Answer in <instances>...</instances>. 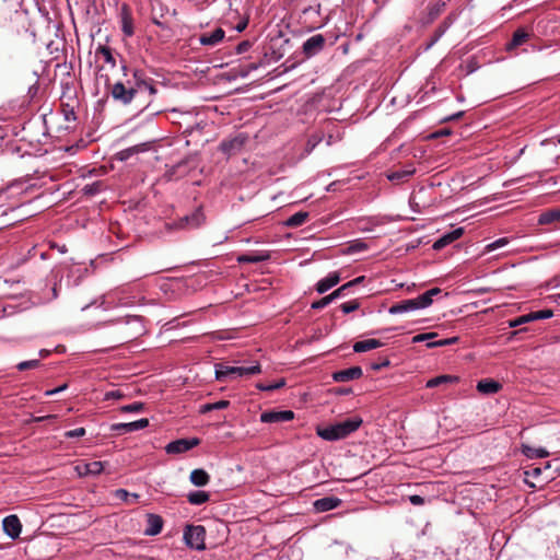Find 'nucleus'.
Returning a JSON list of instances; mask_svg holds the SVG:
<instances>
[{"label":"nucleus","instance_id":"nucleus-1","mask_svg":"<svg viewBox=\"0 0 560 560\" xmlns=\"http://www.w3.org/2000/svg\"><path fill=\"white\" fill-rule=\"evenodd\" d=\"M361 424L362 419L360 417H352L326 427H317L316 433L323 440L338 441L349 436L357 431Z\"/></svg>","mask_w":560,"mask_h":560},{"label":"nucleus","instance_id":"nucleus-2","mask_svg":"<svg viewBox=\"0 0 560 560\" xmlns=\"http://www.w3.org/2000/svg\"><path fill=\"white\" fill-rule=\"evenodd\" d=\"M112 323H124L125 326L120 331L119 343H126L137 339L144 334V325L141 316L129 315L125 318L112 320Z\"/></svg>","mask_w":560,"mask_h":560},{"label":"nucleus","instance_id":"nucleus-3","mask_svg":"<svg viewBox=\"0 0 560 560\" xmlns=\"http://www.w3.org/2000/svg\"><path fill=\"white\" fill-rule=\"evenodd\" d=\"M138 94V86L136 80H126V82L118 81L110 88V95L122 105H129Z\"/></svg>","mask_w":560,"mask_h":560},{"label":"nucleus","instance_id":"nucleus-4","mask_svg":"<svg viewBox=\"0 0 560 560\" xmlns=\"http://www.w3.org/2000/svg\"><path fill=\"white\" fill-rule=\"evenodd\" d=\"M206 529L202 525H188L184 530V539L188 547L205 550Z\"/></svg>","mask_w":560,"mask_h":560},{"label":"nucleus","instance_id":"nucleus-5","mask_svg":"<svg viewBox=\"0 0 560 560\" xmlns=\"http://www.w3.org/2000/svg\"><path fill=\"white\" fill-rule=\"evenodd\" d=\"M326 38L323 34H315L307 38L302 46L303 54L306 58H311L319 54L325 47Z\"/></svg>","mask_w":560,"mask_h":560},{"label":"nucleus","instance_id":"nucleus-6","mask_svg":"<svg viewBox=\"0 0 560 560\" xmlns=\"http://www.w3.org/2000/svg\"><path fill=\"white\" fill-rule=\"evenodd\" d=\"M200 440L197 438L192 439H178L175 441L170 442L165 446V452L167 454H182L185 453L195 446L199 445Z\"/></svg>","mask_w":560,"mask_h":560},{"label":"nucleus","instance_id":"nucleus-7","mask_svg":"<svg viewBox=\"0 0 560 560\" xmlns=\"http://www.w3.org/2000/svg\"><path fill=\"white\" fill-rule=\"evenodd\" d=\"M248 137L245 133H238L233 138L223 140L220 143V150L228 155L235 154L241 151Z\"/></svg>","mask_w":560,"mask_h":560},{"label":"nucleus","instance_id":"nucleus-8","mask_svg":"<svg viewBox=\"0 0 560 560\" xmlns=\"http://www.w3.org/2000/svg\"><path fill=\"white\" fill-rule=\"evenodd\" d=\"M294 419V412L291 410H270L260 415V421L264 423L288 422Z\"/></svg>","mask_w":560,"mask_h":560},{"label":"nucleus","instance_id":"nucleus-9","mask_svg":"<svg viewBox=\"0 0 560 560\" xmlns=\"http://www.w3.org/2000/svg\"><path fill=\"white\" fill-rule=\"evenodd\" d=\"M132 78L137 82L138 93L142 91H147L149 95L156 94L158 90L154 85V81L145 75V73L140 69H135L132 71Z\"/></svg>","mask_w":560,"mask_h":560},{"label":"nucleus","instance_id":"nucleus-10","mask_svg":"<svg viewBox=\"0 0 560 560\" xmlns=\"http://www.w3.org/2000/svg\"><path fill=\"white\" fill-rule=\"evenodd\" d=\"M205 220L203 213L200 209L194 211L189 215H185L182 219L178 220V222L175 223L177 229H196L199 228Z\"/></svg>","mask_w":560,"mask_h":560},{"label":"nucleus","instance_id":"nucleus-11","mask_svg":"<svg viewBox=\"0 0 560 560\" xmlns=\"http://www.w3.org/2000/svg\"><path fill=\"white\" fill-rule=\"evenodd\" d=\"M149 425V420L147 418L139 419L137 421L128 422V423H114L112 424V431L118 432L120 434L142 430Z\"/></svg>","mask_w":560,"mask_h":560},{"label":"nucleus","instance_id":"nucleus-12","mask_svg":"<svg viewBox=\"0 0 560 560\" xmlns=\"http://www.w3.org/2000/svg\"><path fill=\"white\" fill-rule=\"evenodd\" d=\"M2 527L4 533L12 539L20 536L22 530V524L16 515H9L3 518Z\"/></svg>","mask_w":560,"mask_h":560},{"label":"nucleus","instance_id":"nucleus-13","mask_svg":"<svg viewBox=\"0 0 560 560\" xmlns=\"http://www.w3.org/2000/svg\"><path fill=\"white\" fill-rule=\"evenodd\" d=\"M421 308L422 307L420 306L418 298H416V299H410V300H404V301L393 304L389 307L388 313L392 315H397V314L408 313V312H412V311L421 310Z\"/></svg>","mask_w":560,"mask_h":560},{"label":"nucleus","instance_id":"nucleus-14","mask_svg":"<svg viewBox=\"0 0 560 560\" xmlns=\"http://www.w3.org/2000/svg\"><path fill=\"white\" fill-rule=\"evenodd\" d=\"M363 372L360 366H351L346 370L336 371L332 373V380L338 383L350 382L358 380L362 376Z\"/></svg>","mask_w":560,"mask_h":560},{"label":"nucleus","instance_id":"nucleus-15","mask_svg":"<svg viewBox=\"0 0 560 560\" xmlns=\"http://www.w3.org/2000/svg\"><path fill=\"white\" fill-rule=\"evenodd\" d=\"M463 234H464V229L463 228L454 229L453 231L447 232V233L443 234L440 238H438L433 243L432 248L434 250H441L445 246H447L451 243H453L456 240H458Z\"/></svg>","mask_w":560,"mask_h":560},{"label":"nucleus","instance_id":"nucleus-16","mask_svg":"<svg viewBox=\"0 0 560 560\" xmlns=\"http://www.w3.org/2000/svg\"><path fill=\"white\" fill-rule=\"evenodd\" d=\"M225 32L221 27H218L211 33H205L200 35L199 43L202 46H217L223 40Z\"/></svg>","mask_w":560,"mask_h":560},{"label":"nucleus","instance_id":"nucleus-17","mask_svg":"<svg viewBox=\"0 0 560 560\" xmlns=\"http://www.w3.org/2000/svg\"><path fill=\"white\" fill-rule=\"evenodd\" d=\"M341 504V500L336 497H325L314 502V509L317 512H327L338 508Z\"/></svg>","mask_w":560,"mask_h":560},{"label":"nucleus","instance_id":"nucleus-18","mask_svg":"<svg viewBox=\"0 0 560 560\" xmlns=\"http://www.w3.org/2000/svg\"><path fill=\"white\" fill-rule=\"evenodd\" d=\"M340 277L338 272H330L325 278L320 279L316 284V291L319 294L327 292L329 289L338 284Z\"/></svg>","mask_w":560,"mask_h":560},{"label":"nucleus","instance_id":"nucleus-19","mask_svg":"<svg viewBox=\"0 0 560 560\" xmlns=\"http://www.w3.org/2000/svg\"><path fill=\"white\" fill-rule=\"evenodd\" d=\"M148 526L144 529L145 535L155 536L161 533L163 520L156 514H148Z\"/></svg>","mask_w":560,"mask_h":560},{"label":"nucleus","instance_id":"nucleus-20","mask_svg":"<svg viewBox=\"0 0 560 560\" xmlns=\"http://www.w3.org/2000/svg\"><path fill=\"white\" fill-rule=\"evenodd\" d=\"M502 388V385L493 380L486 378L481 380L477 384V390L481 394L491 395L498 393Z\"/></svg>","mask_w":560,"mask_h":560},{"label":"nucleus","instance_id":"nucleus-21","mask_svg":"<svg viewBox=\"0 0 560 560\" xmlns=\"http://www.w3.org/2000/svg\"><path fill=\"white\" fill-rule=\"evenodd\" d=\"M444 8H445L444 1H438L434 3H430L427 8L428 14L422 20L423 24L432 23L444 11Z\"/></svg>","mask_w":560,"mask_h":560},{"label":"nucleus","instance_id":"nucleus-22","mask_svg":"<svg viewBox=\"0 0 560 560\" xmlns=\"http://www.w3.org/2000/svg\"><path fill=\"white\" fill-rule=\"evenodd\" d=\"M234 366L225 363L215 364V378L220 382L234 380Z\"/></svg>","mask_w":560,"mask_h":560},{"label":"nucleus","instance_id":"nucleus-23","mask_svg":"<svg viewBox=\"0 0 560 560\" xmlns=\"http://www.w3.org/2000/svg\"><path fill=\"white\" fill-rule=\"evenodd\" d=\"M234 380L237 377L256 375L261 372V366L259 363H255L249 366H234Z\"/></svg>","mask_w":560,"mask_h":560},{"label":"nucleus","instance_id":"nucleus-24","mask_svg":"<svg viewBox=\"0 0 560 560\" xmlns=\"http://www.w3.org/2000/svg\"><path fill=\"white\" fill-rule=\"evenodd\" d=\"M382 345L383 343L377 339H365V340L357 341L353 345V350H354V352H358V353L366 352V351L380 348V347H382Z\"/></svg>","mask_w":560,"mask_h":560},{"label":"nucleus","instance_id":"nucleus-25","mask_svg":"<svg viewBox=\"0 0 560 560\" xmlns=\"http://www.w3.org/2000/svg\"><path fill=\"white\" fill-rule=\"evenodd\" d=\"M189 479H190V482L194 486H196V487H203V486H206L209 482L210 476L203 469H194L190 472Z\"/></svg>","mask_w":560,"mask_h":560},{"label":"nucleus","instance_id":"nucleus-26","mask_svg":"<svg viewBox=\"0 0 560 560\" xmlns=\"http://www.w3.org/2000/svg\"><path fill=\"white\" fill-rule=\"evenodd\" d=\"M269 254L259 253V254H244L237 257V262L240 264H257L261 261H266L269 259Z\"/></svg>","mask_w":560,"mask_h":560},{"label":"nucleus","instance_id":"nucleus-27","mask_svg":"<svg viewBox=\"0 0 560 560\" xmlns=\"http://www.w3.org/2000/svg\"><path fill=\"white\" fill-rule=\"evenodd\" d=\"M560 222V209H551L542 212L538 218L541 225Z\"/></svg>","mask_w":560,"mask_h":560},{"label":"nucleus","instance_id":"nucleus-28","mask_svg":"<svg viewBox=\"0 0 560 560\" xmlns=\"http://www.w3.org/2000/svg\"><path fill=\"white\" fill-rule=\"evenodd\" d=\"M416 172L415 167L412 166H409L407 168H404V170H399V171H395V172H392L387 175V178L390 180V182H396V183H400V182H404L406 180L407 178H409L411 175H413Z\"/></svg>","mask_w":560,"mask_h":560},{"label":"nucleus","instance_id":"nucleus-29","mask_svg":"<svg viewBox=\"0 0 560 560\" xmlns=\"http://www.w3.org/2000/svg\"><path fill=\"white\" fill-rule=\"evenodd\" d=\"M308 217V212L300 211L288 218L284 224L289 228H298L303 225L307 221Z\"/></svg>","mask_w":560,"mask_h":560},{"label":"nucleus","instance_id":"nucleus-30","mask_svg":"<svg viewBox=\"0 0 560 560\" xmlns=\"http://www.w3.org/2000/svg\"><path fill=\"white\" fill-rule=\"evenodd\" d=\"M440 293H441V289L432 288V289L428 290L427 292H424L423 294L419 295L418 301L420 303V306L422 308L430 306L433 302V298L439 295Z\"/></svg>","mask_w":560,"mask_h":560},{"label":"nucleus","instance_id":"nucleus-31","mask_svg":"<svg viewBox=\"0 0 560 560\" xmlns=\"http://www.w3.org/2000/svg\"><path fill=\"white\" fill-rule=\"evenodd\" d=\"M95 55L96 56H102L104 61L106 63L110 65L112 68L116 67V59H115V57L113 55V51H112L110 47L104 46V45H100L96 48Z\"/></svg>","mask_w":560,"mask_h":560},{"label":"nucleus","instance_id":"nucleus-32","mask_svg":"<svg viewBox=\"0 0 560 560\" xmlns=\"http://www.w3.org/2000/svg\"><path fill=\"white\" fill-rule=\"evenodd\" d=\"M121 30L126 36L133 35L132 19L126 7H124L121 14Z\"/></svg>","mask_w":560,"mask_h":560},{"label":"nucleus","instance_id":"nucleus-33","mask_svg":"<svg viewBox=\"0 0 560 560\" xmlns=\"http://www.w3.org/2000/svg\"><path fill=\"white\" fill-rule=\"evenodd\" d=\"M529 37V34L524 30L520 28L514 32L510 44L508 45V49L515 48L524 44Z\"/></svg>","mask_w":560,"mask_h":560},{"label":"nucleus","instance_id":"nucleus-34","mask_svg":"<svg viewBox=\"0 0 560 560\" xmlns=\"http://www.w3.org/2000/svg\"><path fill=\"white\" fill-rule=\"evenodd\" d=\"M523 454L528 458H545L549 455L545 448H535L527 445L523 446Z\"/></svg>","mask_w":560,"mask_h":560},{"label":"nucleus","instance_id":"nucleus-35","mask_svg":"<svg viewBox=\"0 0 560 560\" xmlns=\"http://www.w3.org/2000/svg\"><path fill=\"white\" fill-rule=\"evenodd\" d=\"M188 502L194 505H200L209 500V493L206 491H194L187 497Z\"/></svg>","mask_w":560,"mask_h":560},{"label":"nucleus","instance_id":"nucleus-36","mask_svg":"<svg viewBox=\"0 0 560 560\" xmlns=\"http://www.w3.org/2000/svg\"><path fill=\"white\" fill-rule=\"evenodd\" d=\"M284 385H285L284 378H280L278 382L268 384V385H266L264 383H257L256 388L259 390H262V392H271V390L281 388Z\"/></svg>","mask_w":560,"mask_h":560},{"label":"nucleus","instance_id":"nucleus-37","mask_svg":"<svg viewBox=\"0 0 560 560\" xmlns=\"http://www.w3.org/2000/svg\"><path fill=\"white\" fill-rule=\"evenodd\" d=\"M455 380H456V377H453L450 375H441V376L429 380L427 383V387H429V388L436 387L442 383L453 382Z\"/></svg>","mask_w":560,"mask_h":560},{"label":"nucleus","instance_id":"nucleus-38","mask_svg":"<svg viewBox=\"0 0 560 560\" xmlns=\"http://www.w3.org/2000/svg\"><path fill=\"white\" fill-rule=\"evenodd\" d=\"M102 190V183L94 182L92 184H88L83 187L82 191L86 196H94Z\"/></svg>","mask_w":560,"mask_h":560},{"label":"nucleus","instance_id":"nucleus-39","mask_svg":"<svg viewBox=\"0 0 560 560\" xmlns=\"http://www.w3.org/2000/svg\"><path fill=\"white\" fill-rule=\"evenodd\" d=\"M509 244V238L508 237H501V238H498L497 241L488 244L486 247H485V252L486 253H490V252H493L498 248H501L505 245Z\"/></svg>","mask_w":560,"mask_h":560},{"label":"nucleus","instance_id":"nucleus-40","mask_svg":"<svg viewBox=\"0 0 560 560\" xmlns=\"http://www.w3.org/2000/svg\"><path fill=\"white\" fill-rule=\"evenodd\" d=\"M39 365H40V361L38 359H34V360H27V361L20 362L16 365V369L19 371H26V370H31V369H37Z\"/></svg>","mask_w":560,"mask_h":560},{"label":"nucleus","instance_id":"nucleus-41","mask_svg":"<svg viewBox=\"0 0 560 560\" xmlns=\"http://www.w3.org/2000/svg\"><path fill=\"white\" fill-rule=\"evenodd\" d=\"M458 340L457 337L446 338V339H440L436 341L428 342V348H435V347H444L456 343Z\"/></svg>","mask_w":560,"mask_h":560},{"label":"nucleus","instance_id":"nucleus-42","mask_svg":"<svg viewBox=\"0 0 560 560\" xmlns=\"http://www.w3.org/2000/svg\"><path fill=\"white\" fill-rule=\"evenodd\" d=\"M104 465L102 462H89L88 470L90 471V476H97L103 471Z\"/></svg>","mask_w":560,"mask_h":560},{"label":"nucleus","instance_id":"nucleus-43","mask_svg":"<svg viewBox=\"0 0 560 560\" xmlns=\"http://www.w3.org/2000/svg\"><path fill=\"white\" fill-rule=\"evenodd\" d=\"M359 306H360V303L357 300H353V301L342 303L340 305V308L345 314H349V313L358 310Z\"/></svg>","mask_w":560,"mask_h":560},{"label":"nucleus","instance_id":"nucleus-44","mask_svg":"<svg viewBox=\"0 0 560 560\" xmlns=\"http://www.w3.org/2000/svg\"><path fill=\"white\" fill-rule=\"evenodd\" d=\"M552 315H553V313L551 310H542V311H537V312L530 313V317L533 318V320L547 319V318L552 317Z\"/></svg>","mask_w":560,"mask_h":560},{"label":"nucleus","instance_id":"nucleus-45","mask_svg":"<svg viewBox=\"0 0 560 560\" xmlns=\"http://www.w3.org/2000/svg\"><path fill=\"white\" fill-rule=\"evenodd\" d=\"M533 318L530 317V313L529 314H526V315H522L515 319H512L509 322V326L510 327H517V326H521L523 324H526V323H529L532 322Z\"/></svg>","mask_w":560,"mask_h":560},{"label":"nucleus","instance_id":"nucleus-46","mask_svg":"<svg viewBox=\"0 0 560 560\" xmlns=\"http://www.w3.org/2000/svg\"><path fill=\"white\" fill-rule=\"evenodd\" d=\"M331 302H332V299L329 294V295L322 298L318 301L313 302L311 307L313 310H320V308H324L325 306H327L328 304H330Z\"/></svg>","mask_w":560,"mask_h":560},{"label":"nucleus","instance_id":"nucleus-47","mask_svg":"<svg viewBox=\"0 0 560 560\" xmlns=\"http://www.w3.org/2000/svg\"><path fill=\"white\" fill-rule=\"evenodd\" d=\"M144 408L142 402H132L130 405H125L120 409L122 412H140Z\"/></svg>","mask_w":560,"mask_h":560},{"label":"nucleus","instance_id":"nucleus-48","mask_svg":"<svg viewBox=\"0 0 560 560\" xmlns=\"http://www.w3.org/2000/svg\"><path fill=\"white\" fill-rule=\"evenodd\" d=\"M349 290H350V284L345 283L343 285H341L340 288L335 290L332 293H330V296L334 301L338 298L346 296Z\"/></svg>","mask_w":560,"mask_h":560},{"label":"nucleus","instance_id":"nucleus-49","mask_svg":"<svg viewBox=\"0 0 560 560\" xmlns=\"http://www.w3.org/2000/svg\"><path fill=\"white\" fill-rule=\"evenodd\" d=\"M444 33H445V27L439 26L435 30L431 40L428 43L425 49H430L443 36Z\"/></svg>","mask_w":560,"mask_h":560},{"label":"nucleus","instance_id":"nucleus-50","mask_svg":"<svg viewBox=\"0 0 560 560\" xmlns=\"http://www.w3.org/2000/svg\"><path fill=\"white\" fill-rule=\"evenodd\" d=\"M436 336H438V334H435V332L419 334L412 338V342L418 343V342H422L425 340H431V339L435 338Z\"/></svg>","mask_w":560,"mask_h":560},{"label":"nucleus","instance_id":"nucleus-51","mask_svg":"<svg viewBox=\"0 0 560 560\" xmlns=\"http://www.w3.org/2000/svg\"><path fill=\"white\" fill-rule=\"evenodd\" d=\"M83 435H85V429L84 428H77L74 430H70V431H67L65 433V436L68 438V439L81 438Z\"/></svg>","mask_w":560,"mask_h":560},{"label":"nucleus","instance_id":"nucleus-52","mask_svg":"<svg viewBox=\"0 0 560 560\" xmlns=\"http://www.w3.org/2000/svg\"><path fill=\"white\" fill-rule=\"evenodd\" d=\"M75 471L80 477L90 476V471L88 470V463H80L75 466Z\"/></svg>","mask_w":560,"mask_h":560},{"label":"nucleus","instance_id":"nucleus-53","mask_svg":"<svg viewBox=\"0 0 560 560\" xmlns=\"http://www.w3.org/2000/svg\"><path fill=\"white\" fill-rule=\"evenodd\" d=\"M252 43L249 40H243L236 46L237 54H244L249 50Z\"/></svg>","mask_w":560,"mask_h":560},{"label":"nucleus","instance_id":"nucleus-54","mask_svg":"<svg viewBox=\"0 0 560 560\" xmlns=\"http://www.w3.org/2000/svg\"><path fill=\"white\" fill-rule=\"evenodd\" d=\"M124 397V394L120 390H110L105 394V400L109 399H120Z\"/></svg>","mask_w":560,"mask_h":560},{"label":"nucleus","instance_id":"nucleus-55","mask_svg":"<svg viewBox=\"0 0 560 560\" xmlns=\"http://www.w3.org/2000/svg\"><path fill=\"white\" fill-rule=\"evenodd\" d=\"M368 248V245L363 242H355L353 243L351 246H350V250L351 252H362V250H365Z\"/></svg>","mask_w":560,"mask_h":560},{"label":"nucleus","instance_id":"nucleus-56","mask_svg":"<svg viewBox=\"0 0 560 560\" xmlns=\"http://www.w3.org/2000/svg\"><path fill=\"white\" fill-rule=\"evenodd\" d=\"M65 118L68 121L75 120V114L72 107L67 106L63 108Z\"/></svg>","mask_w":560,"mask_h":560},{"label":"nucleus","instance_id":"nucleus-57","mask_svg":"<svg viewBox=\"0 0 560 560\" xmlns=\"http://www.w3.org/2000/svg\"><path fill=\"white\" fill-rule=\"evenodd\" d=\"M152 22L161 28H166V25L159 20L154 5H152Z\"/></svg>","mask_w":560,"mask_h":560},{"label":"nucleus","instance_id":"nucleus-58","mask_svg":"<svg viewBox=\"0 0 560 560\" xmlns=\"http://www.w3.org/2000/svg\"><path fill=\"white\" fill-rule=\"evenodd\" d=\"M409 501L412 505H422L424 504V498L418 494H413L409 497Z\"/></svg>","mask_w":560,"mask_h":560},{"label":"nucleus","instance_id":"nucleus-59","mask_svg":"<svg viewBox=\"0 0 560 560\" xmlns=\"http://www.w3.org/2000/svg\"><path fill=\"white\" fill-rule=\"evenodd\" d=\"M389 365V361L387 359H384L383 361L381 362H375V363H372L371 364V369L374 370V371H378L381 370L382 368H385V366H388Z\"/></svg>","mask_w":560,"mask_h":560},{"label":"nucleus","instance_id":"nucleus-60","mask_svg":"<svg viewBox=\"0 0 560 560\" xmlns=\"http://www.w3.org/2000/svg\"><path fill=\"white\" fill-rule=\"evenodd\" d=\"M229 406H230V401L229 400H219L217 402L211 404V407L213 408V410H215V409H225Z\"/></svg>","mask_w":560,"mask_h":560},{"label":"nucleus","instance_id":"nucleus-61","mask_svg":"<svg viewBox=\"0 0 560 560\" xmlns=\"http://www.w3.org/2000/svg\"><path fill=\"white\" fill-rule=\"evenodd\" d=\"M66 388H67V384H63V385H61L59 387H56L54 389L46 390L45 395L46 396H52V395H55L57 393H60V392L65 390Z\"/></svg>","mask_w":560,"mask_h":560},{"label":"nucleus","instance_id":"nucleus-62","mask_svg":"<svg viewBox=\"0 0 560 560\" xmlns=\"http://www.w3.org/2000/svg\"><path fill=\"white\" fill-rule=\"evenodd\" d=\"M116 495H117V498H119V499H122V500H126V501H127V500H128V498L130 497V493H129L127 490H125V489H118V490L116 491Z\"/></svg>","mask_w":560,"mask_h":560},{"label":"nucleus","instance_id":"nucleus-63","mask_svg":"<svg viewBox=\"0 0 560 560\" xmlns=\"http://www.w3.org/2000/svg\"><path fill=\"white\" fill-rule=\"evenodd\" d=\"M363 280H364V277H363V276H361V277H358V278H355V279H353V280H351V281L347 282V284H350V288H352V287H354V285H357V284L361 283Z\"/></svg>","mask_w":560,"mask_h":560},{"label":"nucleus","instance_id":"nucleus-64","mask_svg":"<svg viewBox=\"0 0 560 560\" xmlns=\"http://www.w3.org/2000/svg\"><path fill=\"white\" fill-rule=\"evenodd\" d=\"M247 27V21H241L236 26L235 30L241 33Z\"/></svg>","mask_w":560,"mask_h":560}]
</instances>
